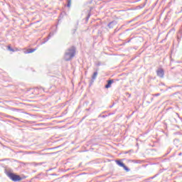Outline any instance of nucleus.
<instances>
[{"mask_svg": "<svg viewBox=\"0 0 182 182\" xmlns=\"http://www.w3.org/2000/svg\"><path fill=\"white\" fill-rule=\"evenodd\" d=\"M49 39H50V36H48L47 38H44V41L43 42V43H46V42H48Z\"/></svg>", "mask_w": 182, "mask_h": 182, "instance_id": "9d476101", "label": "nucleus"}, {"mask_svg": "<svg viewBox=\"0 0 182 182\" xmlns=\"http://www.w3.org/2000/svg\"><path fill=\"white\" fill-rule=\"evenodd\" d=\"M115 162L119 167H123L124 170H126L127 173L130 171V168H129L126 165H124V163H123L122 161L116 160Z\"/></svg>", "mask_w": 182, "mask_h": 182, "instance_id": "7ed1b4c3", "label": "nucleus"}, {"mask_svg": "<svg viewBox=\"0 0 182 182\" xmlns=\"http://www.w3.org/2000/svg\"><path fill=\"white\" fill-rule=\"evenodd\" d=\"M129 42H130V40H129V41H128V43H129Z\"/></svg>", "mask_w": 182, "mask_h": 182, "instance_id": "4be33fe9", "label": "nucleus"}, {"mask_svg": "<svg viewBox=\"0 0 182 182\" xmlns=\"http://www.w3.org/2000/svg\"><path fill=\"white\" fill-rule=\"evenodd\" d=\"M181 154H182L181 153H179V154H178V156H181Z\"/></svg>", "mask_w": 182, "mask_h": 182, "instance_id": "aec40b11", "label": "nucleus"}, {"mask_svg": "<svg viewBox=\"0 0 182 182\" xmlns=\"http://www.w3.org/2000/svg\"><path fill=\"white\" fill-rule=\"evenodd\" d=\"M48 36H50V38H51V36H53V33H50V34L48 35Z\"/></svg>", "mask_w": 182, "mask_h": 182, "instance_id": "dca6fc26", "label": "nucleus"}, {"mask_svg": "<svg viewBox=\"0 0 182 182\" xmlns=\"http://www.w3.org/2000/svg\"><path fill=\"white\" fill-rule=\"evenodd\" d=\"M35 50H36V48H31L26 52V53H33Z\"/></svg>", "mask_w": 182, "mask_h": 182, "instance_id": "1a4fd4ad", "label": "nucleus"}, {"mask_svg": "<svg viewBox=\"0 0 182 182\" xmlns=\"http://www.w3.org/2000/svg\"><path fill=\"white\" fill-rule=\"evenodd\" d=\"M113 106H114V105H111L109 107L112 108V107H113Z\"/></svg>", "mask_w": 182, "mask_h": 182, "instance_id": "6ab92c4d", "label": "nucleus"}, {"mask_svg": "<svg viewBox=\"0 0 182 182\" xmlns=\"http://www.w3.org/2000/svg\"><path fill=\"white\" fill-rule=\"evenodd\" d=\"M119 31V29L116 28L115 29V32H117Z\"/></svg>", "mask_w": 182, "mask_h": 182, "instance_id": "a211bd4d", "label": "nucleus"}, {"mask_svg": "<svg viewBox=\"0 0 182 182\" xmlns=\"http://www.w3.org/2000/svg\"><path fill=\"white\" fill-rule=\"evenodd\" d=\"M114 82V80H107V85H105V89H109V87H112V84H113Z\"/></svg>", "mask_w": 182, "mask_h": 182, "instance_id": "423d86ee", "label": "nucleus"}, {"mask_svg": "<svg viewBox=\"0 0 182 182\" xmlns=\"http://www.w3.org/2000/svg\"><path fill=\"white\" fill-rule=\"evenodd\" d=\"M6 175L12 181L16 182L22 181V177H21V176L19 175H17L16 173H14L12 172H7Z\"/></svg>", "mask_w": 182, "mask_h": 182, "instance_id": "f03ea898", "label": "nucleus"}, {"mask_svg": "<svg viewBox=\"0 0 182 182\" xmlns=\"http://www.w3.org/2000/svg\"><path fill=\"white\" fill-rule=\"evenodd\" d=\"M97 66H100V63H98V64H97Z\"/></svg>", "mask_w": 182, "mask_h": 182, "instance_id": "412c9836", "label": "nucleus"}, {"mask_svg": "<svg viewBox=\"0 0 182 182\" xmlns=\"http://www.w3.org/2000/svg\"><path fill=\"white\" fill-rule=\"evenodd\" d=\"M75 55H76V48H75V46H71L65 50L64 60L66 62H69V60H72V59L75 58Z\"/></svg>", "mask_w": 182, "mask_h": 182, "instance_id": "f257e3e1", "label": "nucleus"}, {"mask_svg": "<svg viewBox=\"0 0 182 182\" xmlns=\"http://www.w3.org/2000/svg\"><path fill=\"white\" fill-rule=\"evenodd\" d=\"M131 151H133V150H129V151H124V154H129V153H131Z\"/></svg>", "mask_w": 182, "mask_h": 182, "instance_id": "4468645a", "label": "nucleus"}, {"mask_svg": "<svg viewBox=\"0 0 182 182\" xmlns=\"http://www.w3.org/2000/svg\"><path fill=\"white\" fill-rule=\"evenodd\" d=\"M90 16H91L90 12H89L88 14H87V17H86V18H85V20H86L87 21H89V18H90Z\"/></svg>", "mask_w": 182, "mask_h": 182, "instance_id": "f8f14e48", "label": "nucleus"}, {"mask_svg": "<svg viewBox=\"0 0 182 182\" xmlns=\"http://www.w3.org/2000/svg\"><path fill=\"white\" fill-rule=\"evenodd\" d=\"M154 96L157 97V96H160V93H156L154 95Z\"/></svg>", "mask_w": 182, "mask_h": 182, "instance_id": "f3484780", "label": "nucleus"}, {"mask_svg": "<svg viewBox=\"0 0 182 182\" xmlns=\"http://www.w3.org/2000/svg\"><path fill=\"white\" fill-rule=\"evenodd\" d=\"M155 177H157V175H155V176L151 177L150 179H151V180H153V178H155Z\"/></svg>", "mask_w": 182, "mask_h": 182, "instance_id": "2eb2a0df", "label": "nucleus"}, {"mask_svg": "<svg viewBox=\"0 0 182 182\" xmlns=\"http://www.w3.org/2000/svg\"><path fill=\"white\" fill-rule=\"evenodd\" d=\"M156 75L159 76V77H164V70L163 68H159L156 70Z\"/></svg>", "mask_w": 182, "mask_h": 182, "instance_id": "20e7f679", "label": "nucleus"}, {"mask_svg": "<svg viewBox=\"0 0 182 182\" xmlns=\"http://www.w3.org/2000/svg\"><path fill=\"white\" fill-rule=\"evenodd\" d=\"M8 50H10V52H15V50H14V48H12L11 46H8Z\"/></svg>", "mask_w": 182, "mask_h": 182, "instance_id": "9b49d317", "label": "nucleus"}, {"mask_svg": "<svg viewBox=\"0 0 182 182\" xmlns=\"http://www.w3.org/2000/svg\"><path fill=\"white\" fill-rule=\"evenodd\" d=\"M97 71L95 72L92 76V80L91 82H95V80H96V77H97Z\"/></svg>", "mask_w": 182, "mask_h": 182, "instance_id": "0eeeda50", "label": "nucleus"}, {"mask_svg": "<svg viewBox=\"0 0 182 182\" xmlns=\"http://www.w3.org/2000/svg\"><path fill=\"white\" fill-rule=\"evenodd\" d=\"M134 163H136V164H140V163H141V161H140V160H135V161H134Z\"/></svg>", "mask_w": 182, "mask_h": 182, "instance_id": "ddd939ff", "label": "nucleus"}, {"mask_svg": "<svg viewBox=\"0 0 182 182\" xmlns=\"http://www.w3.org/2000/svg\"><path fill=\"white\" fill-rule=\"evenodd\" d=\"M116 25H117V21H112L108 23L107 26L109 28V29H113V28L116 26Z\"/></svg>", "mask_w": 182, "mask_h": 182, "instance_id": "39448f33", "label": "nucleus"}, {"mask_svg": "<svg viewBox=\"0 0 182 182\" xmlns=\"http://www.w3.org/2000/svg\"><path fill=\"white\" fill-rule=\"evenodd\" d=\"M68 8H70L72 5V0H66Z\"/></svg>", "mask_w": 182, "mask_h": 182, "instance_id": "6e6552de", "label": "nucleus"}]
</instances>
